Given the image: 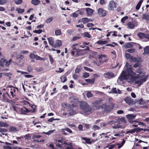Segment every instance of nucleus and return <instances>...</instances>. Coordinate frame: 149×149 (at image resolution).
<instances>
[{"mask_svg":"<svg viewBox=\"0 0 149 149\" xmlns=\"http://www.w3.org/2000/svg\"><path fill=\"white\" fill-rule=\"evenodd\" d=\"M133 70L134 69L133 68H127L126 70H125L124 68V70L122 72L118 79L120 81L128 79L129 76H130L131 78L133 80H135L136 77L133 76L136 74V72H134Z\"/></svg>","mask_w":149,"mask_h":149,"instance_id":"obj_1","label":"nucleus"},{"mask_svg":"<svg viewBox=\"0 0 149 149\" xmlns=\"http://www.w3.org/2000/svg\"><path fill=\"white\" fill-rule=\"evenodd\" d=\"M80 101L77 99H73L70 102L68 106L70 116H72L76 114V111L79 108Z\"/></svg>","mask_w":149,"mask_h":149,"instance_id":"obj_2","label":"nucleus"},{"mask_svg":"<svg viewBox=\"0 0 149 149\" xmlns=\"http://www.w3.org/2000/svg\"><path fill=\"white\" fill-rule=\"evenodd\" d=\"M56 145L59 148L67 147L65 149H73L72 143L68 144L66 142L64 139H62L57 140L56 143Z\"/></svg>","mask_w":149,"mask_h":149,"instance_id":"obj_3","label":"nucleus"},{"mask_svg":"<svg viewBox=\"0 0 149 149\" xmlns=\"http://www.w3.org/2000/svg\"><path fill=\"white\" fill-rule=\"evenodd\" d=\"M79 107L85 113H90L93 110L92 107L87 102L83 101H80Z\"/></svg>","mask_w":149,"mask_h":149,"instance_id":"obj_4","label":"nucleus"},{"mask_svg":"<svg viewBox=\"0 0 149 149\" xmlns=\"http://www.w3.org/2000/svg\"><path fill=\"white\" fill-rule=\"evenodd\" d=\"M13 108L14 110L19 113L26 114L28 112H29L28 108L24 107L20 108L16 106H13Z\"/></svg>","mask_w":149,"mask_h":149,"instance_id":"obj_5","label":"nucleus"},{"mask_svg":"<svg viewBox=\"0 0 149 149\" xmlns=\"http://www.w3.org/2000/svg\"><path fill=\"white\" fill-rule=\"evenodd\" d=\"M6 90V89L4 88L2 91H0V98L4 100H6L8 97L12 98L7 92L5 91Z\"/></svg>","mask_w":149,"mask_h":149,"instance_id":"obj_6","label":"nucleus"},{"mask_svg":"<svg viewBox=\"0 0 149 149\" xmlns=\"http://www.w3.org/2000/svg\"><path fill=\"white\" fill-rule=\"evenodd\" d=\"M117 125H115L112 126L115 129H117L121 127L122 126L120 125V123H123L124 124L126 123V121L124 117H121V118H117Z\"/></svg>","mask_w":149,"mask_h":149,"instance_id":"obj_7","label":"nucleus"},{"mask_svg":"<svg viewBox=\"0 0 149 149\" xmlns=\"http://www.w3.org/2000/svg\"><path fill=\"white\" fill-rule=\"evenodd\" d=\"M18 89L17 87L12 86L10 89V93L12 98H15L17 96Z\"/></svg>","mask_w":149,"mask_h":149,"instance_id":"obj_8","label":"nucleus"},{"mask_svg":"<svg viewBox=\"0 0 149 149\" xmlns=\"http://www.w3.org/2000/svg\"><path fill=\"white\" fill-rule=\"evenodd\" d=\"M12 61V60L11 59H10L8 61H6L5 59L1 58V60H0V65L3 66H4V63H5V65L6 66H8Z\"/></svg>","mask_w":149,"mask_h":149,"instance_id":"obj_9","label":"nucleus"},{"mask_svg":"<svg viewBox=\"0 0 149 149\" xmlns=\"http://www.w3.org/2000/svg\"><path fill=\"white\" fill-rule=\"evenodd\" d=\"M136 116L133 114H129L126 116V117L128 119V121L130 123H133L136 122V120H133V119L136 117Z\"/></svg>","mask_w":149,"mask_h":149,"instance_id":"obj_10","label":"nucleus"},{"mask_svg":"<svg viewBox=\"0 0 149 149\" xmlns=\"http://www.w3.org/2000/svg\"><path fill=\"white\" fill-rule=\"evenodd\" d=\"M26 102L29 106V107L28 108L29 112L32 113L35 112L36 108V106L34 105H32L31 104H30L28 102Z\"/></svg>","mask_w":149,"mask_h":149,"instance_id":"obj_11","label":"nucleus"},{"mask_svg":"<svg viewBox=\"0 0 149 149\" xmlns=\"http://www.w3.org/2000/svg\"><path fill=\"white\" fill-rule=\"evenodd\" d=\"M116 4L113 1H111L108 6V9L109 10H113L114 8H116Z\"/></svg>","mask_w":149,"mask_h":149,"instance_id":"obj_12","label":"nucleus"},{"mask_svg":"<svg viewBox=\"0 0 149 149\" xmlns=\"http://www.w3.org/2000/svg\"><path fill=\"white\" fill-rule=\"evenodd\" d=\"M98 14L101 17H104L107 15L106 11L102 8H99L98 9Z\"/></svg>","mask_w":149,"mask_h":149,"instance_id":"obj_13","label":"nucleus"},{"mask_svg":"<svg viewBox=\"0 0 149 149\" xmlns=\"http://www.w3.org/2000/svg\"><path fill=\"white\" fill-rule=\"evenodd\" d=\"M104 77L108 79H110L113 77L114 76V74L112 72H108L104 74Z\"/></svg>","mask_w":149,"mask_h":149,"instance_id":"obj_14","label":"nucleus"},{"mask_svg":"<svg viewBox=\"0 0 149 149\" xmlns=\"http://www.w3.org/2000/svg\"><path fill=\"white\" fill-rule=\"evenodd\" d=\"M143 130L144 132H145L146 130V129H143V128H140L139 127L134 128V129L130 130V133H133L135 132L137 133L140 132L141 130Z\"/></svg>","mask_w":149,"mask_h":149,"instance_id":"obj_15","label":"nucleus"},{"mask_svg":"<svg viewBox=\"0 0 149 149\" xmlns=\"http://www.w3.org/2000/svg\"><path fill=\"white\" fill-rule=\"evenodd\" d=\"M124 100L129 105H133L134 103V102L130 97H127Z\"/></svg>","mask_w":149,"mask_h":149,"instance_id":"obj_16","label":"nucleus"},{"mask_svg":"<svg viewBox=\"0 0 149 149\" xmlns=\"http://www.w3.org/2000/svg\"><path fill=\"white\" fill-rule=\"evenodd\" d=\"M86 10L88 16H91L93 15L94 11L93 10L88 8H86Z\"/></svg>","mask_w":149,"mask_h":149,"instance_id":"obj_17","label":"nucleus"},{"mask_svg":"<svg viewBox=\"0 0 149 149\" xmlns=\"http://www.w3.org/2000/svg\"><path fill=\"white\" fill-rule=\"evenodd\" d=\"M84 49L79 50V49H78L76 50V53L75 56L77 57L79 56H81L83 55V51H84Z\"/></svg>","mask_w":149,"mask_h":149,"instance_id":"obj_18","label":"nucleus"},{"mask_svg":"<svg viewBox=\"0 0 149 149\" xmlns=\"http://www.w3.org/2000/svg\"><path fill=\"white\" fill-rule=\"evenodd\" d=\"M60 79H61V81L63 83L65 82L67 80L66 75H65L61 76Z\"/></svg>","mask_w":149,"mask_h":149,"instance_id":"obj_19","label":"nucleus"},{"mask_svg":"<svg viewBox=\"0 0 149 149\" xmlns=\"http://www.w3.org/2000/svg\"><path fill=\"white\" fill-rule=\"evenodd\" d=\"M86 82L90 84H93L94 83L95 81V79L93 78L91 79H86L85 80Z\"/></svg>","mask_w":149,"mask_h":149,"instance_id":"obj_20","label":"nucleus"},{"mask_svg":"<svg viewBox=\"0 0 149 149\" xmlns=\"http://www.w3.org/2000/svg\"><path fill=\"white\" fill-rule=\"evenodd\" d=\"M108 42L107 41H102V40H99L96 43L98 45H105L107 44Z\"/></svg>","mask_w":149,"mask_h":149,"instance_id":"obj_21","label":"nucleus"},{"mask_svg":"<svg viewBox=\"0 0 149 149\" xmlns=\"http://www.w3.org/2000/svg\"><path fill=\"white\" fill-rule=\"evenodd\" d=\"M104 111L107 112H109L111 111L112 109L111 108L110 106L109 105H104Z\"/></svg>","mask_w":149,"mask_h":149,"instance_id":"obj_22","label":"nucleus"},{"mask_svg":"<svg viewBox=\"0 0 149 149\" xmlns=\"http://www.w3.org/2000/svg\"><path fill=\"white\" fill-rule=\"evenodd\" d=\"M144 52L143 53L144 54H149V46H146L144 49Z\"/></svg>","mask_w":149,"mask_h":149,"instance_id":"obj_23","label":"nucleus"},{"mask_svg":"<svg viewBox=\"0 0 149 149\" xmlns=\"http://www.w3.org/2000/svg\"><path fill=\"white\" fill-rule=\"evenodd\" d=\"M62 45V42L60 40H58L57 41L55 45L54 46V47L56 48V47H58L61 46Z\"/></svg>","mask_w":149,"mask_h":149,"instance_id":"obj_24","label":"nucleus"},{"mask_svg":"<svg viewBox=\"0 0 149 149\" xmlns=\"http://www.w3.org/2000/svg\"><path fill=\"white\" fill-rule=\"evenodd\" d=\"M142 18L143 19L149 21V15L147 14H144L142 15Z\"/></svg>","mask_w":149,"mask_h":149,"instance_id":"obj_25","label":"nucleus"},{"mask_svg":"<svg viewBox=\"0 0 149 149\" xmlns=\"http://www.w3.org/2000/svg\"><path fill=\"white\" fill-rule=\"evenodd\" d=\"M132 46L133 45L132 42H129L126 43L124 45V47L126 49L129 48H131Z\"/></svg>","mask_w":149,"mask_h":149,"instance_id":"obj_26","label":"nucleus"},{"mask_svg":"<svg viewBox=\"0 0 149 149\" xmlns=\"http://www.w3.org/2000/svg\"><path fill=\"white\" fill-rule=\"evenodd\" d=\"M9 131L10 132H15L18 131L17 128L13 126H11L10 129Z\"/></svg>","mask_w":149,"mask_h":149,"instance_id":"obj_27","label":"nucleus"},{"mask_svg":"<svg viewBox=\"0 0 149 149\" xmlns=\"http://www.w3.org/2000/svg\"><path fill=\"white\" fill-rule=\"evenodd\" d=\"M84 9L83 8H81L79 10H77L76 12H77L79 14L81 15H84Z\"/></svg>","mask_w":149,"mask_h":149,"instance_id":"obj_28","label":"nucleus"},{"mask_svg":"<svg viewBox=\"0 0 149 149\" xmlns=\"http://www.w3.org/2000/svg\"><path fill=\"white\" fill-rule=\"evenodd\" d=\"M130 60L131 62H139V60H138L136 58L132 56H131Z\"/></svg>","mask_w":149,"mask_h":149,"instance_id":"obj_29","label":"nucleus"},{"mask_svg":"<svg viewBox=\"0 0 149 149\" xmlns=\"http://www.w3.org/2000/svg\"><path fill=\"white\" fill-rule=\"evenodd\" d=\"M32 4L36 6L40 3V1L39 0H32L31 1Z\"/></svg>","mask_w":149,"mask_h":149,"instance_id":"obj_30","label":"nucleus"},{"mask_svg":"<svg viewBox=\"0 0 149 149\" xmlns=\"http://www.w3.org/2000/svg\"><path fill=\"white\" fill-rule=\"evenodd\" d=\"M143 1L142 0H141L138 3L136 7V10H138L139 9Z\"/></svg>","mask_w":149,"mask_h":149,"instance_id":"obj_31","label":"nucleus"},{"mask_svg":"<svg viewBox=\"0 0 149 149\" xmlns=\"http://www.w3.org/2000/svg\"><path fill=\"white\" fill-rule=\"evenodd\" d=\"M61 106L63 108L62 109V110H64L65 109V108L67 107H68V104L67 102H63L61 104Z\"/></svg>","mask_w":149,"mask_h":149,"instance_id":"obj_32","label":"nucleus"},{"mask_svg":"<svg viewBox=\"0 0 149 149\" xmlns=\"http://www.w3.org/2000/svg\"><path fill=\"white\" fill-rule=\"evenodd\" d=\"M127 25L129 28L131 29H133L135 26L133 23L130 22H129L128 23Z\"/></svg>","mask_w":149,"mask_h":149,"instance_id":"obj_33","label":"nucleus"},{"mask_svg":"<svg viewBox=\"0 0 149 149\" xmlns=\"http://www.w3.org/2000/svg\"><path fill=\"white\" fill-rule=\"evenodd\" d=\"M101 102V100H97L92 103V104L95 107H97L99 104Z\"/></svg>","mask_w":149,"mask_h":149,"instance_id":"obj_34","label":"nucleus"},{"mask_svg":"<svg viewBox=\"0 0 149 149\" xmlns=\"http://www.w3.org/2000/svg\"><path fill=\"white\" fill-rule=\"evenodd\" d=\"M8 126V125L7 123L0 121V127H7Z\"/></svg>","mask_w":149,"mask_h":149,"instance_id":"obj_35","label":"nucleus"},{"mask_svg":"<svg viewBox=\"0 0 149 149\" xmlns=\"http://www.w3.org/2000/svg\"><path fill=\"white\" fill-rule=\"evenodd\" d=\"M49 44L52 46H54V41L52 38H48Z\"/></svg>","mask_w":149,"mask_h":149,"instance_id":"obj_36","label":"nucleus"},{"mask_svg":"<svg viewBox=\"0 0 149 149\" xmlns=\"http://www.w3.org/2000/svg\"><path fill=\"white\" fill-rule=\"evenodd\" d=\"M82 139L86 141V143L91 144L90 139L86 137H82Z\"/></svg>","mask_w":149,"mask_h":149,"instance_id":"obj_37","label":"nucleus"},{"mask_svg":"<svg viewBox=\"0 0 149 149\" xmlns=\"http://www.w3.org/2000/svg\"><path fill=\"white\" fill-rule=\"evenodd\" d=\"M88 18H83L81 19V22L83 23V24H85L88 22Z\"/></svg>","mask_w":149,"mask_h":149,"instance_id":"obj_38","label":"nucleus"},{"mask_svg":"<svg viewBox=\"0 0 149 149\" xmlns=\"http://www.w3.org/2000/svg\"><path fill=\"white\" fill-rule=\"evenodd\" d=\"M42 136L41 135L36 134L34 135L32 137V139H39Z\"/></svg>","mask_w":149,"mask_h":149,"instance_id":"obj_39","label":"nucleus"},{"mask_svg":"<svg viewBox=\"0 0 149 149\" xmlns=\"http://www.w3.org/2000/svg\"><path fill=\"white\" fill-rule=\"evenodd\" d=\"M110 93H114L116 94L118 93V92H117L116 89V88H113L111 90Z\"/></svg>","mask_w":149,"mask_h":149,"instance_id":"obj_40","label":"nucleus"},{"mask_svg":"<svg viewBox=\"0 0 149 149\" xmlns=\"http://www.w3.org/2000/svg\"><path fill=\"white\" fill-rule=\"evenodd\" d=\"M53 19V18L52 17L48 18L46 19V22L47 23H49L52 21Z\"/></svg>","mask_w":149,"mask_h":149,"instance_id":"obj_41","label":"nucleus"},{"mask_svg":"<svg viewBox=\"0 0 149 149\" xmlns=\"http://www.w3.org/2000/svg\"><path fill=\"white\" fill-rule=\"evenodd\" d=\"M93 95L92 94L91 92L88 91L86 94V96L88 98H90L93 97Z\"/></svg>","mask_w":149,"mask_h":149,"instance_id":"obj_42","label":"nucleus"},{"mask_svg":"<svg viewBox=\"0 0 149 149\" xmlns=\"http://www.w3.org/2000/svg\"><path fill=\"white\" fill-rule=\"evenodd\" d=\"M92 129L94 130H99L100 129V127L97 125H94L92 127Z\"/></svg>","mask_w":149,"mask_h":149,"instance_id":"obj_43","label":"nucleus"},{"mask_svg":"<svg viewBox=\"0 0 149 149\" xmlns=\"http://www.w3.org/2000/svg\"><path fill=\"white\" fill-rule=\"evenodd\" d=\"M16 11H17L19 13H21L24 12V9H22L20 8H17L16 9Z\"/></svg>","mask_w":149,"mask_h":149,"instance_id":"obj_44","label":"nucleus"},{"mask_svg":"<svg viewBox=\"0 0 149 149\" xmlns=\"http://www.w3.org/2000/svg\"><path fill=\"white\" fill-rule=\"evenodd\" d=\"M36 56V60H41L43 61L45 60V58H42L39 56H38L37 55Z\"/></svg>","mask_w":149,"mask_h":149,"instance_id":"obj_45","label":"nucleus"},{"mask_svg":"<svg viewBox=\"0 0 149 149\" xmlns=\"http://www.w3.org/2000/svg\"><path fill=\"white\" fill-rule=\"evenodd\" d=\"M137 36L139 37H145V34L143 33H139L137 34Z\"/></svg>","mask_w":149,"mask_h":149,"instance_id":"obj_46","label":"nucleus"},{"mask_svg":"<svg viewBox=\"0 0 149 149\" xmlns=\"http://www.w3.org/2000/svg\"><path fill=\"white\" fill-rule=\"evenodd\" d=\"M55 33L56 35L57 36L60 35L61 33V30L59 29L56 30L55 31Z\"/></svg>","mask_w":149,"mask_h":149,"instance_id":"obj_47","label":"nucleus"},{"mask_svg":"<svg viewBox=\"0 0 149 149\" xmlns=\"http://www.w3.org/2000/svg\"><path fill=\"white\" fill-rule=\"evenodd\" d=\"M135 51V49L134 48L129 49L127 50V52L132 53H133Z\"/></svg>","mask_w":149,"mask_h":149,"instance_id":"obj_48","label":"nucleus"},{"mask_svg":"<svg viewBox=\"0 0 149 149\" xmlns=\"http://www.w3.org/2000/svg\"><path fill=\"white\" fill-rule=\"evenodd\" d=\"M89 76V73L85 72L83 73V77L84 78H86L88 77Z\"/></svg>","mask_w":149,"mask_h":149,"instance_id":"obj_49","label":"nucleus"},{"mask_svg":"<svg viewBox=\"0 0 149 149\" xmlns=\"http://www.w3.org/2000/svg\"><path fill=\"white\" fill-rule=\"evenodd\" d=\"M8 130L3 128H0V132H8Z\"/></svg>","mask_w":149,"mask_h":149,"instance_id":"obj_50","label":"nucleus"},{"mask_svg":"<svg viewBox=\"0 0 149 149\" xmlns=\"http://www.w3.org/2000/svg\"><path fill=\"white\" fill-rule=\"evenodd\" d=\"M84 69L85 70H86L87 71H89L90 72H92L93 71L92 69H91L87 67H85V66L84 67Z\"/></svg>","mask_w":149,"mask_h":149,"instance_id":"obj_51","label":"nucleus"},{"mask_svg":"<svg viewBox=\"0 0 149 149\" xmlns=\"http://www.w3.org/2000/svg\"><path fill=\"white\" fill-rule=\"evenodd\" d=\"M29 57L31 58H36V56L33 53H31L29 55Z\"/></svg>","mask_w":149,"mask_h":149,"instance_id":"obj_52","label":"nucleus"},{"mask_svg":"<svg viewBox=\"0 0 149 149\" xmlns=\"http://www.w3.org/2000/svg\"><path fill=\"white\" fill-rule=\"evenodd\" d=\"M49 58L51 64H53L54 62V60L52 56L51 55H49Z\"/></svg>","mask_w":149,"mask_h":149,"instance_id":"obj_53","label":"nucleus"},{"mask_svg":"<svg viewBox=\"0 0 149 149\" xmlns=\"http://www.w3.org/2000/svg\"><path fill=\"white\" fill-rule=\"evenodd\" d=\"M135 83L136 84H138L139 85H141L142 84L140 79L139 80L136 81Z\"/></svg>","mask_w":149,"mask_h":149,"instance_id":"obj_54","label":"nucleus"},{"mask_svg":"<svg viewBox=\"0 0 149 149\" xmlns=\"http://www.w3.org/2000/svg\"><path fill=\"white\" fill-rule=\"evenodd\" d=\"M128 18V17L127 16H125L122 18L121 19V21L122 23H124L125 21Z\"/></svg>","mask_w":149,"mask_h":149,"instance_id":"obj_55","label":"nucleus"},{"mask_svg":"<svg viewBox=\"0 0 149 149\" xmlns=\"http://www.w3.org/2000/svg\"><path fill=\"white\" fill-rule=\"evenodd\" d=\"M24 58V56L22 54L18 55L17 57V59H20L21 60H22Z\"/></svg>","mask_w":149,"mask_h":149,"instance_id":"obj_56","label":"nucleus"},{"mask_svg":"<svg viewBox=\"0 0 149 149\" xmlns=\"http://www.w3.org/2000/svg\"><path fill=\"white\" fill-rule=\"evenodd\" d=\"M64 130L70 133H72V131L69 128L66 127L64 128Z\"/></svg>","mask_w":149,"mask_h":149,"instance_id":"obj_57","label":"nucleus"},{"mask_svg":"<svg viewBox=\"0 0 149 149\" xmlns=\"http://www.w3.org/2000/svg\"><path fill=\"white\" fill-rule=\"evenodd\" d=\"M42 31V30L41 29H39L38 30H35L34 31H33V32L34 33H38V34H40L41 33Z\"/></svg>","mask_w":149,"mask_h":149,"instance_id":"obj_58","label":"nucleus"},{"mask_svg":"<svg viewBox=\"0 0 149 149\" xmlns=\"http://www.w3.org/2000/svg\"><path fill=\"white\" fill-rule=\"evenodd\" d=\"M7 2L6 0H0V5H3Z\"/></svg>","mask_w":149,"mask_h":149,"instance_id":"obj_59","label":"nucleus"},{"mask_svg":"<svg viewBox=\"0 0 149 149\" xmlns=\"http://www.w3.org/2000/svg\"><path fill=\"white\" fill-rule=\"evenodd\" d=\"M4 149H12V148L8 146H3Z\"/></svg>","mask_w":149,"mask_h":149,"instance_id":"obj_60","label":"nucleus"},{"mask_svg":"<svg viewBox=\"0 0 149 149\" xmlns=\"http://www.w3.org/2000/svg\"><path fill=\"white\" fill-rule=\"evenodd\" d=\"M147 79V77H144L142 79H141V82L142 83V84L144 82L146 81Z\"/></svg>","mask_w":149,"mask_h":149,"instance_id":"obj_61","label":"nucleus"},{"mask_svg":"<svg viewBox=\"0 0 149 149\" xmlns=\"http://www.w3.org/2000/svg\"><path fill=\"white\" fill-rule=\"evenodd\" d=\"M22 0H15V3L17 4H19L22 2Z\"/></svg>","mask_w":149,"mask_h":149,"instance_id":"obj_62","label":"nucleus"},{"mask_svg":"<svg viewBox=\"0 0 149 149\" xmlns=\"http://www.w3.org/2000/svg\"><path fill=\"white\" fill-rule=\"evenodd\" d=\"M5 75L6 76L8 77L9 79H10L11 78L10 76L12 75V74L10 72L6 73H5Z\"/></svg>","mask_w":149,"mask_h":149,"instance_id":"obj_63","label":"nucleus"},{"mask_svg":"<svg viewBox=\"0 0 149 149\" xmlns=\"http://www.w3.org/2000/svg\"><path fill=\"white\" fill-rule=\"evenodd\" d=\"M109 106H110L111 108L112 109L114 107L115 104L111 102L110 103Z\"/></svg>","mask_w":149,"mask_h":149,"instance_id":"obj_64","label":"nucleus"}]
</instances>
